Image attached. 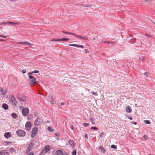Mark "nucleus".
Returning a JSON list of instances; mask_svg holds the SVG:
<instances>
[{
    "label": "nucleus",
    "mask_w": 155,
    "mask_h": 155,
    "mask_svg": "<svg viewBox=\"0 0 155 155\" xmlns=\"http://www.w3.org/2000/svg\"><path fill=\"white\" fill-rule=\"evenodd\" d=\"M34 143H30L29 145H28V147H30L31 148L32 147H33L34 146Z\"/></svg>",
    "instance_id": "nucleus-28"
},
{
    "label": "nucleus",
    "mask_w": 155,
    "mask_h": 155,
    "mask_svg": "<svg viewBox=\"0 0 155 155\" xmlns=\"http://www.w3.org/2000/svg\"><path fill=\"white\" fill-rule=\"evenodd\" d=\"M50 146L49 145H47L45 147L44 150L46 152H48L50 150Z\"/></svg>",
    "instance_id": "nucleus-20"
},
{
    "label": "nucleus",
    "mask_w": 155,
    "mask_h": 155,
    "mask_svg": "<svg viewBox=\"0 0 155 155\" xmlns=\"http://www.w3.org/2000/svg\"><path fill=\"white\" fill-rule=\"evenodd\" d=\"M2 107L5 110H7L8 108V105L5 103L3 104L2 105Z\"/></svg>",
    "instance_id": "nucleus-19"
},
{
    "label": "nucleus",
    "mask_w": 155,
    "mask_h": 155,
    "mask_svg": "<svg viewBox=\"0 0 155 155\" xmlns=\"http://www.w3.org/2000/svg\"><path fill=\"white\" fill-rule=\"evenodd\" d=\"M89 125V124L87 123H85L83 124V126L84 127H87Z\"/></svg>",
    "instance_id": "nucleus-37"
},
{
    "label": "nucleus",
    "mask_w": 155,
    "mask_h": 155,
    "mask_svg": "<svg viewBox=\"0 0 155 155\" xmlns=\"http://www.w3.org/2000/svg\"><path fill=\"white\" fill-rule=\"evenodd\" d=\"M70 128H71V129L72 130H73V129H74V127H73V126L72 125H71V126Z\"/></svg>",
    "instance_id": "nucleus-53"
},
{
    "label": "nucleus",
    "mask_w": 155,
    "mask_h": 155,
    "mask_svg": "<svg viewBox=\"0 0 155 155\" xmlns=\"http://www.w3.org/2000/svg\"><path fill=\"white\" fill-rule=\"evenodd\" d=\"M91 129H93L95 130H98V128L95 127H91Z\"/></svg>",
    "instance_id": "nucleus-32"
},
{
    "label": "nucleus",
    "mask_w": 155,
    "mask_h": 155,
    "mask_svg": "<svg viewBox=\"0 0 155 155\" xmlns=\"http://www.w3.org/2000/svg\"><path fill=\"white\" fill-rule=\"evenodd\" d=\"M133 42H135V40H133Z\"/></svg>",
    "instance_id": "nucleus-63"
},
{
    "label": "nucleus",
    "mask_w": 155,
    "mask_h": 155,
    "mask_svg": "<svg viewBox=\"0 0 155 155\" xmlns=\"http://www.w3.org/2000/svg\"><path fill=\"white\" fill-rule=\"evenodd\" d=\"M41 123L42 121L40 117H38L35 122L34 124L35 126H39Z\"/></svg>",
    "instance_id": "nucleus-7"
},
{
    "label": "nucleus",
    "mask_w": 155,
    "mask_h": 155,
    "mask_svg": "<svg viewBox=\"0 0 155 155\" xmlns=\"http://www.w3.org/2000/svg\"><path fill=\"white\" fill-rule=\"evenodd\" d=\"M28 78L30 79L29 80L30 81V83H29V86H33L34 84H38L39 82L36 81V79L31 74H28Z\"/></svg>",
    "instance_id": "nucleus-1"
},
{
    "label": "nucleus",
    "mask_w": 155,
    "mask_h": 155,
    "mask_svg": "<svg viewBox=\"0 0 155 155\" xmlns=\"http://www.w3.org/2000/svg\"><path fill=\"white\" fill-rule=\"evenodd\" d=\"M17 98L20 101L23 102L27 100V97L23 95L18 96H17Z\"/></svg>",
    "instance_id": "nucleus-6"
},
{
    "label": "nucleus",
    "mask_w": 155,
    "mask_h": 155,
    "mask_svg": "<svg viewBox=\"0 0 155 155\" xmlns=\"http://www.w3.org/2000/svg\"><path fill=\"white\" fill-rule=\"evenodd\" d=\"M85 5V4H82V5H81L82 6H83V7H85V5Z\"/></svg>",
    "instance_id": "nucleus-60"
},
{
    "label": "nucleus",
    "mask_w": 155,
    "mask_h": 155,
    "mask_svg": "<svg viewBox=\"0 0 155 155\" xmlns=\"http://www.w3.org/2000/svg\"><path fill=\"white\" fill-rule=\"evenodd\" d=\"M33 117V115L32 114H30L28 116L27 119L28 120H31Z\"/></svg>",
    "instance_id": "nucleus-26"
},
{
    "label": "nucleus",
    "mask_w": 155,
    "mask_h": 155,
    "mask_svg": "<svg viewBox=\"0 0 155 155\" xmlns=\"http://www.w3.org/2000/svg\"><path fill=\"white\" fill-rule=\"evenodd\" d=\"M143 138L145 139H147V136L146 135H144L143 136Z\"/></svg>",
    "instance_id": "nucleus-55"
},
{
    "label": "nucleus",
    "mask_w": 155,
    "mask_h": 155,
    "mask_svg": "<svg viewBox=\"0 0 155 155\" xmlns=\"http://www.w3.org/2000/svg\"><path fill=\"white\" fill-rule=\"evenodd\" d=\"M9 102L12 105H16L17 104L18 102L16 100L15 97L11 95L9 97Z\"/></svg>",
    "instance_id": "nucleus-2"
},
{
    "label": "nucleus",
    "mask_w": 155,
    "mask_h": 155,
    "mask_svg": "<svg viewBox=\"0 0 155 155\" xmlns=\"http://www.w3.org/2000/svg\"><path fill=\"white\" fill-rule=\"evenodd\" d=\"M139 59L140 60H141L142 61H143L145 59V58L143 57H140L139 58Z\"/></svg>",
    "instance_id": "nucleus-44"
},
{
    "label": "nucleus",
    "mask_w": 155,
    "mask_h": 155,
    "mask_svg": "<svg viewBox=\"0 0 155 155\" xmlns=\"http://www.w3.org/2000/svg\"><path fill=\"white\" fill-rule=\"evenodd\" d=\"M14 24H13L14 25H18L20 24V23H15L14 22Z\"/></svg>",
    "instance_id": "nucleus-56"
},
{
    "label": "nucleus",
    "mask_w": 155,
    "mask_h": 155,
    "mask_svg": "<svg viewBox=\"0 0 155 155\" xmlns=\"http://www.w3.org/2000/svg\"><path fill=\"white\" fill-rule=\"evenodd\" d=\"M144 122L145 123L147 124H150V121L148 120H145L144 121Z\"/></svg>",
    "instance_id": "nucleus-33"
},
{
    "label": "nucleus",
    "mask_w": 155,
    "mask_h": 155,
    "mask_svg": "<svg viewBox=\"0 0 155 155\" xmlns=\"http://www.w3.org/2000/svg\"><path fill=\"white\" fill-rule=\"evenodd\" d=\"M4 137L6 138H8L12 136V135L10 132L5 133L4 135Z\"/></svg>",
    "instance_id": "nucleus-16"
},
{
    "label": "nucleus",
    "mask_w": 155,
    "mask_h": 155,
    "mask_svg": "<svg viewBox=\"0 0 155 155\" xmlns=\"http://www.w3.org/2000/svg\"><path fill=\"white\" fill-rule=\"evenodd\" d=\"M48 129L50 131H54V129H52V128L51 127H48Z\"/></svg>",
    "instance_id": "nucleus-29"
},
{
    "label": "nucleus",
    "mask_w": 155,
    "mask_h": 155,
    "mask_svg": "<svg viewBox=\"0 0 155 155\" xmlns=\"http://www.w3.org/2000/svg\"><path fill=\"white\" fill-rule=\"evenodd\" d=\"M84 50H85V52L86 53H88L89 51L87 50H86V49H84Z\"/></svg>",
    "instance_id": "nucleus-57"
},
{
    "label": "nucleus",
    "mask_w": 155,
    "mask_h": 155,
    "mask_svg": "<svg viewBox=\"0 0 155 155\" xmlns=\"http://www.w3.org/2000/svg\"><path fill=\"white\" fill-rule=\"evenodd\" d=\"M128 118H129V119H130V120H132V119H133V118H132V117H131V116H130L128 117Z\"/></svg>",
    "instance_id": "nucleus-54"
},
{
    "label": "nucleus",
    "mask_w": 155,
    "mask_h": 155,
    "mask_svg": "<svg viewBox=\"0 0 155 155\" xmlns=\"http://www.w3.org/2000/svg\"><path fill=\"white\" fill-rule=\"evenodd\" d=\"M7 91L5 89H3L2 87L0 88V95L5 96L6 94Z\"/></svg>",
    "instance_id": "nucleus-10"
},
{
    "label": "nucleus",
    "mask_w": 155,
    "mask_h": 155,
    "mask_svg": "<svg viewBox=\"0 0 155 155\" xmlns=\"http://www.w3.org/2000/svg\"><path fill=\"white\" fill-rule=\"evenodd\" d=\"M31 123L30 121L27 122L26 123L25 127L27 130H29L31 129Z\"/></svg>",
    "instance_id": "nucleus-8"
},
{
    "label": "nucleus",
    "mask_w": 155,
    "mask_h": 155,
    "mask_svg": "<svg viewBox=\"0 0 155 155\" xmlns=\"http://www.w3.org/2000/svg\"><path fill=\"white\" fill-rule=\"evenodd\" d=\"M3 36L1 35H0V37H3Z\"/></svg>",
    "instance_id": "nucleus-64"
},
{
    "label": "nucleus",
    "mask_w": 155,
    "mask_h": 155,
    "mask_svg": "<svg viewBox=\"0 0 155 155\" xmlns=\"http://www.w3.org/2000/svg\"><path fill=\"white\" fill-rule=\"evenodd\" d=\"M99 148L101 150L103 153H105L106 151V150L102 146H99Z\"/></svg>",
    "instance_id": "nucleus-22"
},
{
    "label": "nucleus",
    "mask_w": 155,
    "mask_h": 155,
    "mask_svg": "<svg viewBox=\"0 0 155 155\" xmlns=\"http://www.w3.org/2000/svg\"><path fill=\"white\" fill-rule=\"evenodd\" d=\"M76 153H77L76 150H74L72 153V155H76Z\"/></svg>",
    "instance_id": "nucleus-31"
},
{
    "label": "nucleus",
    "mask_w": 155,
    "mask_h": 155,
    "mask_svg": "<svg viewBox=\"0 0 155 155\" xmlns=\"http://www.w3.org/2000/svg\"><path fill=\"white\" fill-rule=\"evenodd\" d=\"M131 107L130 106H127L126 108V111L128 113H130L132 111Z\"/></svg>",
    "instance_id": "nucleus-18"
},
{
    "label": "nucleus",
    "mask_w": 155,
    "mask_h": 155,
    "mask_svg": "<svg viewBox=\"0 0 155 155\" xmlns=\"http://www.w3.org/2000/svg\"><path fill=\"white\" fill-rule=\"evenodd\" d=\"M56 153L57 155H64L63 152L59 150H56Z\"/></svg>",
    "instance_id": "nucleus-17"
},
{
    "label": "nucleus",
    "mask_w": 155,
    "mask_h": 155,
    "mask_svg": "<svg viewBox=\"0 0 155 155\" xmlns=\"http://www.w3.org/2000/svg\"><path fill=\"white\" fill-rule=\"evenodd\" d=\"M65 104V103L64 102H62L61 104V105H64Z\"/></svg>",
    "instance_id": "nucleus-58"
},
{
    "label": "nucleus",
    "mask_w": 155,
    "mask_h": 155,
    "mask_svg": "<svg viewBox=\"0 0 155 155\" xmlns=\"http://www.w3.org/2000/svg\"><path fill=\"white\" fill-rule=\"evenodd\" d=\"M31 150V148L29 147H28L27 148L26 150V152L27 153H28Z\"/></svg>",
    "instance_id": "nucleus-30"
},
{
    "label": "nucleus",
    "mask_w": 155,
    "mask_h": 155,
    "mask_svg": "<svg viewBox=\"0 0 155 155\" xmlns=\"http://www.w3.org/2000/svg\"><path fill=\"white\" fill-rule=\"evenodd\" d=\"M76 37H77L78 38L80 39H84L85 40H87V41L89 40L87 38V37L84 36H81V35H77Z\"/></svg>",
    "instance_id": "nucleus-13"
},
{
    "label": "nucleus",
    "mask_w": 155,
    "mask_h": 155,
    "mask_svg": "<svg viewBox=\"0 0 155 155\" xmlns=\"http://www.w3.org/2000/svg\"><path fill=\"white\" fill-rule=\"evenodd\" d=\"M91 93L92 94L95 95V96H97L98 95V94L97 93V92H94V91H91Z\"/></svg>",
    "instance_id": "nucleus-36"
},
{
    "label": "nucleus",
    "mask_w": 155,
    "mask_h": 155,
    "mask_svg": "<svg viewBox=\"0 0 155 155\" xmlns=\"http://www.w3.org/2000/svg\"><path fill=\"white\" fill-rule=\"evenodd\" d=\"M3 38H7V37L5 36H3Z\"/></svg>",
    "instance_id": "nucleus-62"
},
{
    "label": "nucleus",
    "mask_w": 155,
    "mask_h": 155,
    "mask_svg": "<svg viewBox=\"0 0 155 155\" xmlns=\"http://www.w3.org/2000/svg\"><path fill=\"white\" fill-rule=\"evenodd\" d=\"M9 151L8 150H2L0 151V155H8Z\"/></svg>",
    "instance_id": "nucleus-9"
},
{
    "label": "nucleus",
    "mask_w": 155,
    "mask_h": 155,
    "mask_svg": "<svg viewBox=\"0 0 155 155\" xmlns=\"http://www.w3.org/2000/svg\"><path fill=\"white\" fill-rule=\"evenodd\" d=\"M115 43V41H108V44H114Z\"/></svg>",
    "instance_id": "nucleus-39"
},
{
    "label": "nucleus",
    "mask_w": 155,
    "mask_h": 155,
    "mask_svg": "<svg viewBox=\"0 0 155 155\" xmlns=\"http://www.w3.org/2000/svg\"><path fill=\"white\" fill-rule=\"evenodd\" d=\"M17 135L19 137H24L26 134L25 131L22 130H18L16 132Z\"/></svg>",
    "instance_id": "nucleus-3"
},
{
    "label": "nucleus",
    "mask_w": 155,
    "mask_h": 155,
    "mask_svg": "<svg viewBox=\"0 0 155 155\" xmlns=\"http://www.w3.org/2000/svg\"><path fill=\"white\" fill-rule=\"evenodd\" d=\"M68 143L69 144L71 145V147H72V148H74L75 146V143L74 142L73 140H69L68 141Z\"/></svg>",
    "instance_id": "nucleus-12"
},
{
    "label": "nucleus",
    "mask_w": 155,
    "mask_h": 155,
    "mask_svg": "<svg viewBox=\"0 0 155 155\" xmlns=\"http://www.w3.org/2000/svg\"><path fill=\"white\" fill-rule=\"evenodd\" d=\"M90 120L92 124H94V125L95 124L94 122V119L92 117L90 118Z\"/></svg>",
    "instance_id": "nucleus-27"
},
{
    "label": "nucleus",
    "mask_w": 155,
    "mask_h": 155,
    "mask_svg": "<svg viewBox=\"0 0 155 155\" xmlns=\"http://www.w3.org/2000/svg\"><path fill=\"white\" fill-rule=\"evenodd\" d=\"M17 44L18 45H20L21 44H22L25 45H27L28 46L32 45L33 44L31 43L28 42L27 41H24L22 42H18Z\"/></svg>",
    "instance_id": "nucleus-11"
},
{
    "label": "nucleus",
    "mask_w": 155,
    "mask_h": 155,
    "mask_svg": "<svg viewBox=\"0 0 155 155\" xmlns=\"http://www.w3.org/2000/svg\"><path fill=\"white\" fill-rule=\"evenodd\" d=\"M12 116L15 119L17 117V115L15 113H13L12 114Z\"/></svg>",
    "instance_id": "nucleus-24"
},
{
    "label": "nucleus",
    "mask_w": 155,
    "mask_h": 155,
    "mask_svg": "<svg viewBox=\"0 0 155 155\" xmlns=\"http://www.w3.org/2000/svg\"><path fill=\"white\" fill-rule=\"evenodd\" d=\"M64 155H68V153H64Z\"/></svg>",
    "instance_id": "nucleus-61"
},
{
    "label": "nucleus",
    "mask_w": 155,
    "mask_h": 155,
    "mask_svg": "<svg viewBox=\"0 0 155 155\" xmlns=\"http://www.w3.org/2000/svg\"><path fill=\"white\" fill-rule=\"evenodd\" d=\"M101 43H108V41H104L103 40H102Z\"/></svg>",
    "instance_id": "nucleus-41"
},
{
    "label": "nucleus",
    "mask_w": 155,
    "mask_h": 155,
    "mask_svg": "<svg viewBox=\"0 0 155 155\" xmlns=\"http://www.w3.org/2000/svg\"><path fill=\"white\" fill-rule=\"evenodd\" d=\"M84 137L86 138L87 140L88 139L87 134H85Z\"/></svg>",
    "instance_id": "nucleus-49"
},
{
    "label": "nucleus",
    "mask_w": 155,
    "mask_h": 155,
    "mask_svg": "<svg viewBox=\"0 0 155 155\" xmlns=\"http://www.w3.org/2000/svg\"><path fill=\"white\" fill-rule=\"evenodd\" d=\"M60 133L58 132V133H56L55 134V135L56 136H57V137H59V136H60Z\"/></svg>",
    "instance_id": "nucleus-47"
},
{
    "label": "nucleus",
    "mask_w": 155,
    "mask_h": 155,
    "mask_svg": "<svg viewBox=\"0 0 155 155\" xmlns=\"http://www.w3.org/2000/svg\"><path fill=\"white\" fill-rule=\"evenodd\" d=\"M70 39L68 38H63L60 39V41H69Z\"/></svg>",
    "instance_id": "nucleus-23"
},
{
    "label": "nucleus",
    "mask_w": 155,
    "mask_h": 155,
    "mask_svg": "<svg viewBox=\"0 0 155 155\" xmlns=\"http://www.w3.org/2000/svg\"><path fill=\"white\" fill-rule=\"evenodd\" d=\"M132 123L134 124V125H136L137 124V123L135 122H133Z\"/></svg>",
    "instance_id": "nucleus-59"
},
{
    "label": "nucleus",
    "mask_w": 155,
    "mask_h": 155,
    "mask_svg": "<svg viewBox=\"0 0 155 155\" xmlns=\"http://www.w3.org/2000/svg\"><path fill=\"white\" fill-rule=\"evenodd\" d=\"M28 155H34V154L32 152L29 153L28 154Z\"/></svg>",
    "instance_id": "nucleus-51"
},
{
    "label": "nucleus",
    "mask_w": 155,
    "mask_h": 155,
    "mask_svg": "<svg viewBox=\"0 0 155 155\" xmlns=\"http://www.w3.org/2000/svg\"><path fill=\"white\" fill-rule=\"evenodd\" d=\"M14 22H1L0 23V25H13L14 24Z\"/></svg>",
    "instance_id": "nucleus-14"
},
{
    "label": "nucleus",
    "mask_w": 155,
    "mask_h": 155,
    "mask_svg": "<svg viewBox=\"0 0 155 155\" xmlns=\"http://www.w3.org/2000/svg\"><path fill=\"white\" fill-rule=\"evenodd\" d=\"M62 32H63V33L68 34V32L65 31H62Z\"/></svg>",
    "instance_id": "nucleus-52"
},
{
    "label": "nucleus",
    "mask_w": 155,
    "mask_h": 155,
    "mask_svg": "<svg viewBox=\"0 0 155 155\" xmlns=\"http://www.w3.org/2000/svg\"><path fill=\"white\" fill-rule=\"evenodd\" d=\"M68 35H73L74 36H75L76 37V36H77V35H76V34H75L74 33H72V32H68Z\"/></svg>",
    "instance_id": "nucleus-35"
},
{
    "label": "nucleus",
    "mask_w": 155,
    "mask_h": 155,
    "mask_svg": "<svg viewBox=\"0 0 155 155\" xmlns=\"http://www.w3.org/2000/svg\"><path fill=\"white\" fill-rule=\"evenodd\" d=\"M52 41H60V39H53L52 40Z\"/></svg>",
    "instance_id": "nucleus-43"
},
{
    "label": "nucleus",
    "mask_w": 155,
    "mask_h": 155,
    "mask_svg": "<svg viewBox=\"0 0 155 155\" xmlns=\"http://www.w3.org/2000/svg\"><path fill=\"white\" fill-rule=\"evenodd\" d=\"M69 45L70 46H74L77 48L80 47L81 48H84L83 46L82 45H79L76 44H69Z\"/></svg>",
    "instance_id": "nucleus-15"
},
{
    "label": "nucleus",
    "mask_w": 155,
    "mask_h": 155,
    "mask_svg": "<svg viewBox=\"0 0 155 155\" xmlns=\"http://www.w3.org/2000/svg\"><path fill=\"white\" fill-rule=\"evenodd\" d=\"M9 151H10V152L11 153H12L15 151V149L13 147H10L9 149Z\"/></svg>",
    "instance_id": "nucleus-25"
},
{
    "label": "nucleus",
    "mask_w": 155,
    "mask_h": 155,
    "mask_svg": "<svg viewBox=\"0 0 155 155\" xmlns=\"http://www.w3.org/2000/svg\"><path fill=\"white\" fill-rule=\"evenodd\" d=\"M145 35L147 37H148L151 38V36L148 34H145Z\"/></svg>",
    "instance_id": "nucleus-48"
},
{
    "label": "nucleus",
    "mask_w": 155,
    "mask_h": 155,
    "mask_svg": "<svg viewBox=\"0 0 155 155\" xmlns=\"http://www.w3.org/2000/svg\"><path fill=\"white\" fill-rule=\"evenodd\" d=\"M111 147L113 149H116L117 148V146H115L114 145H111Z\"/></svg>",
    "instance_id": "nucleus-34"
},
{
    "label": "nucleus",
    "mask_w": 155,
    "mask_h": 155,
    "mask_svg": "<svg viewBox=\"0 0 155 155\" xmlns=\"http://www.w3.org/2000/svg\"><path fill=\"white\" fill-rule=\"evenodd\" d=\"M22 113L24 116H27L29 113V109L27 107L23 108L22 110Z\"/></svg>",
    "instance_id": "nucleus-5"
},
{
    "label": "nucleus",
    "mask_w": 155,
    "mask_h": 155,
    "mask_svg": "<svg viewBox=\"0 0 155 155\" xmlns=\"http://www.w3.org/2000/svg\"><path fill=\"white\" fill-rule=\"evenodd\" d=\"M144 74L146 76H147L149 74V73L148 72H146L144 73Z\"/></svg>",
    "instance_id": "nucleus-38"
},
{
    "label": "nucleus",
    "mask_w": 155,
    "mask_h": 155,
    "mask_svg": "<svg viewBox=\"0 0 155 155\" xmlns=\"http://www.w3.org/2000/svg\"><path fill=\"white\" fill-rule=\"evenodd\" d=\"M39 72V71L37 70H35L32 71L28 73V74L32 75V74L38 73Z\"/></svg>",
    "instance_id": "nucleus-21"
},
{
    "label": "nucleus",
    "mask_w": 155,
    "mask_h": 155,
    "mask_svg": "<svg viewBox=\"0 0 155 155\" xmlns=\"http://www.w3.org/2000/svg\"><path fill=\"white\" fill-rule=\"evenodd\" d=\"M51 103L52 104H54L56 103V102L54 100H52L51 101Z\"/></svg>",
    "instance_id": "nucleus-46"
},
{
    "label": "nucleus",
    "mask_w": 155,
    "mask_h": 155,
    "mask_svg": "<svg viewBox=\"0 0 155 155\" xmlns=\"http://www.w3.org/2000/svg\"><path fill=\"white\" fill-rule=\"evenodd\" d=\"M11 142H7V141H6L5 142V145H8L10 144H11Z\"/></svg>",
    "instance_id": "nucleus-40"
},
{
    "label": "nucleus",
    "mask_w": 155,
    "mask_h": 155,
    "mask_svg": "<svg viewBox=\"0 0 155 155\" xmlns=\"http://www.w3.org/2000/svg\"><path fill=\"white\" fill-rule=\"evenodd\" d=\"M86 7L91 8L92 7L91 5H85Z\"/></svg>",
    "instance_id": "nucleus-45"
},
{
    "label": "nucleus",
    "mask_w": 155,
    "mask_h": 155,
    "mask_svg": "<svg viewBox=\"0 0 155 155\" xmlns=\"http://www.w3.org/2000/svg\"><path fill=\"white\" fill-rule=\"evenodd\" d=\"M38 130V128L37 127H35L33 128L31 131V138H33L35 137Z\"/></svg>",
    "instance_id": "nucleus-4"
},
{
    "label": "nucleus",
    "mask_w": 155,
    "mask_h": 155,
    "mask_svg": "<svg viewBox=\"0 0 155 155\" xmlns=\"http://www.w3.org/2000/svg\"><path fill=\"white\" fill-rule=\"evenodd\" d=\"M22 72L23 73H26V70L25 69H24L22 70Z\"/></svg>",
    "instance_id": "nucleus-50"
},
{
    "label": "nucleus",
    "mask_w": 155,
    "mask_h": 155,
    "mask_svg": "<svg viewBox=\"0 0 155 155\" xmlns=\"http://www.w3.org/2000/svg\"><path fill=\"white\" fill-rule=\"evenodd\" d=\"M104 133L103 132H101V133L99 135L100 137H102L104 135Z\"/></svg>",
    "instance_id": "nucleus-42"
}]
</instances>
